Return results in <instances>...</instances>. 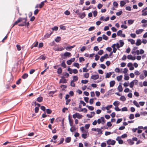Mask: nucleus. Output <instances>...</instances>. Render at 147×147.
<instances>
[{"mask_svg": "<svg viewBox=\"0 0 147 147\" xmlns=\"http://www.w3.org/2000/svg\"><path fill=\"white\" fill-rule=\"evenodd\" d=\"M67 82V80L65 78H62L60 79L59 81V83H65Z\"/></svg>", "mask_w": 147, "mask_h": 147, "instance_id": "obj_15", "label": "nucleus"}, {"mask_svg": "<svg viewBox=\"0 0 147 147\" xmlns=\"http://www.w3.org/2000/svg\"><path fill=\"white\" fill-rule=\"evenodd\" d=\"M134 115L133 114H130L129 118L130 119H134Z\"/></svg>", "mask_w": 147, "mask_h": 147, "instance_id": "obj_48", "label": "nucleus"}, {"mask_svg": "<svg viewBox=\"0 0 147 147\" xmlns=\"http://www.w3.org/2000/svg\"><path fill=\"white\" fill-rule=\"evenodd\" d=\"M95 28V27L94 26H92L90 27V28L88 29V30L89 31H92L94 30Z\"/></svg>", "mask_w": 147, "mask_h": 147, "instance_id": "obj_61", "label": "nucleus"}, {"mask_svg": "<svg viewBox=\"0 0 147 147\" xmlns=\"http://www.w3.org/2000/svg\"><path fill=\"white\" fill-rule=\"evenodd\" d=\"M122 121V118H120L118 119L116 122V123L117 124L119 123H120Z\"/></svg>", "mask_w": 147, "mask_h": 147, "instance_id": "obj_57", "label": "nucleus"}, {"mask_svg": "<svg viewBox=\"0 0 147 147\" xmlns=\"http://www.w3.org/2000/svg\"><path fill=\"white\" fill-rule=\"evenodd\" d=\"M103 129L102 127H101V129H99L97 128V131H98L100 134H102V131L101 130V129Z\"/></svg>", "mask_w": 147, "mask_h": 147, "instance_id": "obj_41", "label": "nucleus"}, {"mask_svg": "<svg viewBox=\"0 0 147 147\" xmlns=\"http://www.w3.org/2000/svg\"><path fill=\"white\" fill-rule=\"evenodd\" d=\"M64 13L66 15H69L70 14V12L68 10H66L64 12Z\"/></svg>", "mask_w": 147, "mask_h": 147, "instance_id": "obj_62", "label": "nucleus"}, {"mask_svg": "<svg viewBox=\"0 0 147 147\" xmlns=\"http://www.w3.org/2000/svg\"><path fill=\"white\" fill-rule=\"evenodd\" d=\"M64 49V48L61 47V48H60L58 47L56 48L55 49H54V50H55L56 51H61L62 50H63Z\"/></svg>", "mask_w": 147, "mask_h": 147, "instance_id": "obj_20", "label": "nucleus"}, {"mask_svg": "<svg viewBox=\"0 0 147 147\" xmlns=\"http://www.w3.org/2000/svg\"><path fill=\"white\" fill-rule=\"evenodd\" d=\"M16 47L18 51H20L21 49V46H20V45H17Z\"/></svg>", "mask_w": 147, "mask_h": 147, "instance_id": "obj_59", "label": "nucleus"}, {"mask_svg": "<svg viewBox=\"0 0 147 147\" xmlns=\"http://www.w3.org/2000/svg\"><path fill=\"white\" fill-rule=\"evenodd\" d=\"M119 42H120V47H122L123 46L124 44V42L122 40H120L119 41Z\"/></svg>", "mask_w": 147, "mask_h": 147, "instance_id": "obj_54", "label": "nucleus"}, {"mask_svg": "<svg viewBox=\"0 0 147 147\" xmlns=\"http://www.w3.org/2000/svg\"><path fill=\"white\" fill-rule=\"evenodd\" d=\"M64 141V139L63 138H61V139L59 143L57 144L58 145L60 144L63 143V142Z\"/></svg>", "mask_w": 147, "mask_h": 147, "instance_id": "obj_56", "label": "nucleus"}, {"mask_svg": "<svg viewBox=\"0 0 147 147\" xmlns=\"http://www.w3.org/2000/svg\"><path fill=\"white\" fill-rule=\"evenodd\" d=\"M71 140V138L70 137H67L65 140V142L67 143L69 142Z\"/></svg>", "mask_w": 147, "mask_h": 147, "instance_id": "obj_35", "label": "nucleus"}, {"mask_svg": "<svg viewBox=\"0 0 147 147\" xmlns=\"http://www.w3.org/2000/svg\"><path fill=\"white\" fill-rule=\"evenodd\" d=\"M89 73H86L84 74V77L85 78H87L89 77Z\"/></svg>", "mask_w": 147, "mask_h": 147, "instance_id": "obj_50", "label": "nucleus"}, {"mask_svg": "<svg viewBox=\"0 0 147 147\" xmlns=\"http://www.w3.org/2000/svg\"><path fill=\"white\" fill-rule=\"evenodd\" d=\"M40 59H42V60H45L46 59L45 57L43 55H41L39 58Z\"/></svg>", "mask_w": 147, "mask_h": 147, "instance_id": "obj_52", "label": "nucleus"}, {"mask_svg": "<svg viewBox=\"0 0 147 147\" xmlns=\"http://www.w3.org/2000/svg\"><path fill=\"white\" fill-rule=\"evenodd\" d=\"M122 31L121 30H119L117 32V35L118 36H121V34H122Z\"/></svg>", "mask_w": 147, "mask_h": 147, "instance_id": "obj_44", "label": "nucleus"}, {"mask_svg": "<svg viewBox=\"0 0 147 147\" xmlns=\"http://www.w3.org/2000/svg\"><path fill=\"white\" fill-rule=\"evenodd\" d=\"M71 55V54L70 53L68 52H66L65 53H64L63 54V55H61L62 57H63V58L65 59V57H69L70 56V55Z\"/></svg>", "mask_w": 147, "mask_h": 147, "instance_id": "obj_7", "label": "nucleus"}, {"mask_svg": "<svg viewBox=\"0 0 147 147\" xmlns=\"http://www.w3.org/2000/svg\"><path fill=\"white\" fill-rule=\"evenodd\" d=\"M74 82L73 81H71L70 83V85L73 87H74L75 86V84L74 83Z\"/></svg>", "mask_w": 147, "mask_h": 147, "instance_id": "obj_60", "label": "nucleus"}, {"mask_svg": "<svg viewBox=\"0 0 147 147\" xmlns=\"http://www.w3.org/2000/svg\"><path fill=\"white\" fill-rule=\"evenodd\" d=\"M115 84V82L114 80L111 81L110 82V87H113Z\"/></svg>", "mask_w": 147, "mask_h": 147, "instance_id": "obj_17", "label": "nucleus"}, {"mask_svg": "<svg viewBox=\"0 0 147 147\" xmlns=\"http://www.w3.org/2000/svg\"><path fill=\"white\" fill-rule=\"evenodd\" d=\"M47 113L48 114H50L51 113L52 111L49 109H47L46 110Z\"/></svg>", "mask_w": 147, "mask_h": 147, "instance_id": "obj_49", "label": "nucleus"}, {"mask_svg": "<svg viewBox=\"0 0 147 147\" xmlns=\"http://www.w3.org/2000/svg\"><path fill=\"white\" fill-rule=\"evenodd\" d=\"M111 75L112 73L111 72H110L109 73H107L105 76V78H109L111 77Z\"/></svg>", "mask_w": 147, "mask_h": 147, "instance_id": "obj_27", "label": "nucleus"}, {"mask_svg": "<svg viewBox=\"0 0 147 147\" xmlns=\"http://www.w3.org/2000/svg\"><path fill=\"white\" fill-rule=\"evenodd\" d=\"M99 78V76L98 74H94L92 75L91 78L94 80H96L98 79Z\"/></svg>", "mask_w": 147, "mask_h": 147, "instance_id": "obj_9", "label": "nucleus"}, {"mask_svg": "<svg viewBox=\"0 0 147 147\" xmlns=\"http://www.w3.org/2000/svg\"><path fill=\"white\" fill-rule=\"evenodd\" d=\"M126 99L125 97L124 96H121L120 98V100L123 101H124Z\"/></svg>", "mask_w": 147, "mask_h": 147, "instance_id": "obj_42", "label": "nucleus"}, {"mask_svg": "<svg viewBox=\"0 0 147 147\" xmlns=\"http://www.w3.org/2000/svg\"><path fill=\"white\" fill-rule=\"evenodd\" d=\"M42 100L43 98L42 97H38L37 99V100L39 102H42Z\"/></svg>", "mask_w": 147, "mask_h": 147, "instance_id": "obj_28", "label": "nucleus"}, {"mask_svg": "<svg viewBox=\"0 0 147 147\" xmlns=\"http://www.w3.org/2000/svg\"><path fill=\"white\" fill-rule=\"evenodd\" d=\"M9 101V99H6L2 101V104L3 105H4L7 103Z\"/></svg>", "mask_w": 147, "mask_h": 147, "instance_id": "obj_19", "label": "nucleus"}, {"mask_svg": "<svg viewBox=\"0 0 147 147\" xmlns=\"http://www.w3.org/2000/svg\"><path fill=\"white\" fill-rule=\"evenodd\" d=\"M24 19L22 18H19L18 20L16 21L13 24L12 28L15 25H17L20 22L22 21Z\"/></svg>", "mask_w": 147, "mask_h": 147, "instance_id": "obj_4", "label": "nucleus"}, {"mask_svg": "<svg viewBox=\"0 0 147 147\" xmlns=\"http://www.w3.org/2000/svg\"><path fill=\"white\" fill-rule=\"evenodd\" d=\"M117 89L119 92H122L123 90L122 86L121 85H119L117 88Z\"/></svg>", "mask_w": 147, "mask_h": 147, "instance_id": "obj_24", "label": "nucleus"}, {"mask_svg": "<svg viewBox=\"0 0 147 147\" xmlns=\"http://www.w3.org/2000/svg\"><path fill=\"white\" fill-rule=\"evenodd\" d=\"M76 46L75 45H74L73 46H69L65 48L66 50L70 51L74 47Z\"/></svg>", "mask_w": 147, "mask_h": 147, "instance_id": "obj_12", "label": "nucleus"}, {"mask_svg": "<svg viewBox=\"0 0 147 147\" xmlns=\"http://www.w3.org/2000/svg\"><path fill=\"white\" fill-rule=\"evenodd\" d=\"M116 140L118 141V143L119 144H122L123 143V141L121 139L120 137L118 136L116 139Z\"/></svg>", "mask_w": 147, "mask_h": 147, "instance_id": "obj_10", "label": "nucleus"}, {"mask_svg": "<svg viewBox=\"0 0 147 147\" xmlns=\"http://www.w3.org/2000/svg\"><path fill=\"white\" fill-rule=\"evenodd\" d=\"M127 58L129 59L134 60L136 58L135 57H133L131 55H129L127 56Z\"/></svg>", "mask_w": 147, "mask_h": 147, "instance_id": "obj_11", "label": "nucleus"}, {"mask_svg": "<svg viewBox=\"0 0 147 147\" xmlns=\"http://www.w3.org/2000/svg\"><path fill=\"white\" fill-rule=\"evenodd\" d=\"M143 30H144L142 29H139L136 30V32L137 34H138L142 33L143 31Z\"/></svg>", "mask_w": 147, "mask_h": 147, "instance_id": "obj_21", "label": "nucleus"}, {"mask_svg": "<svg viewBox=\"0 0 147 147\" xmlns=\"http://www.w3.org/2000/svg\"><path fill=\"white\" fill-rule=\"evenodd\" d=\"M142 43V41L140 39H138L136 43V45L137 46H139Z\"/></svg>", "mask_w": 147, "mask_h": 147, "instance_id": "obj_16", "label": "nucleus"}, {"mask_svg": "<svg viewBox=\"0 0 147 147\" xmlns=\"http://www.w3.org/2000/svg\"><path fill=\"white\" fill-rule=\"evenodd\" d=\"M62 71V70L61 68V67H59L58 69L57 70V73L58 74H61V73Z\"/></svg>", "mask_w": 147, "mask_h": 147, "instance_id": "obj_37", "label": "nucleus"}, {"mask_svg": "<svg viewBox=\"0 0 147 147\" xmlns=\"http://www.w3.org/2000/svg\"><path fill=\"white\" fill-rule=\"evenodd\" d=\"M68 119L69 122V123L70 125L71 126H72L73 125V120L72 119L70 115L68 116Z\"/></svg>", "mask_w": 147, "mask_h": 147, "instance_id": "obj_8", "label": "nucleus"}, {"mask_svg": "<svg viewBox=\"0 0 147 147\" xmlns=\"http://www.w3.org/2000/svg\"><path fill=\"white\" fill-rule=\"evenodd\" d=\"M88 81L86 80H82L81 81V83L83 84H86L88 82Z\"/></svg>", "mask_w": 147, "mask_h": 147, "instance_id": "obj_53", "label": "nucleus"}, {"mask_svg": "<svg viewBox=\"0 0 147 147\" xmlns=\"http://www.w3.org/2000/svg\"><path fill=\"white\" fill-rule=\"evenodd\" d=\"M73 80L72 81L74 82H76L78 80V78L77 76H74L73 77Z\"/></svg>", "mask_w": 147, "mask_h": 147, "instance_id": "obj_40", "label": "nucleus"}, {"mask_svg": "<svg viewBox=\"0 0 147 147\" xmlns=\"http://www.w3.org/2000/svg\"><path fill=\"white\" fill-rule=\"evenodd\" d=\"M107 144L109 145H113L115 144L116 142L114 140H112L111 139L108 140L107 142Z\"/></svg>", "mask_w": 147, "mask_h": 147, "instance_id": "obj_5", "label": "nucleus"}, {"mask_svg": "<svg viewBox=\"0 0 147 147\" xmlns=\"http://www.w3.org/2000/svg\"><path fill=\"white\" fill-rule=\"evenodd\" d=\"M86 16V14L84 13H79V16L81 19H83Z\"/></svg>", "mask_w": 147, "mask_h": 147, "instance_id": "obj_13", "label": "nucleus"}, {"mask_svg": "<svg viewBox=\"0 0 147 147\" xmlns=\"http://www.w3.org/2000/svg\"><path fill=\"white\" fill-rule=\"evenodd\" d=\"M24 19L23 20H24V21L22 23L20 24H18V26H28L29 25V22L26 23L27 21L26 18H23Z\"/></svg>", "mask_w": 147, "mask_h": 147, "instance_id": "obj_1", "label": "nucleus"}, {"mask_svg": "<svg viewBox=\"0 0 147 147\" xmlns=\"http://www.w3.org/2000/svg\"><path fill=\"white\" fill-rule=\"evenodd\" d=\"M86 107H87L89 109L90 111H93L94 109V108L92 106H88V105H87Z\"/></svg>", "mask_w": 147, "mask_h": 147, "instance_id": "obj_32", "label": "nucleus"}, {"mask_svg": "<svg viewBox=\"0 0 147 147\" xmlns=\"http://www.w3.org/2000/svg\"><path fill=\"white\" fill-rule=\"evenodd\" d=\"M82 115L78 113H76L75 114L73 115V117L74 119L76 118H77L79 119H80L82 118Z\"/></svg>", "mask_w": 147, "mask_h": 147, "instance_id": "obj_3", "label": "nucleus"}, {"mask_svg": "<svg viewBox=\"0 0 147 147\" xmlns=\"http://www.w3.org/2000/svg\"><path fill=\"white\" fill-rule=\"evenodd\" d=\"M61 66L63 68H65L66 67V65L65 63V61H63L61 63Z\"/></svg>", "mask_w": 147, "mask_h": 147, "instance_id": "obj_38", "label": "nucleus"}, {"mask_svg": "<svg viewBox=\"0 0 147 147\" xmlns=\"http://www.w3.org/2000/svg\"><path fill=\"white\" fill-rule=\"evenodd\" d=\"M122 13H123V12H122V11L121 10L117 12L116 13V14L117 16H119L122 14Z\"/></svg>", "mask_w": 147, "mask_h": 147, "instance_id": "obj_47", "label": "nucleus"}, {"mask_svg": "<svg viewBox=\"0 0 147 147\" xmlns=\"http://www.w3.org/2000/svg\"><path fill=\"white\" fill-rule=\"evenodd\" d=\"M72 127L70 129V131L72 132H74L76 130V128L74 126H72Z\"/></svg>", "mask_w": 147, "mask_h": 147, "instance_id": "obj_23", "label": "nucleus"}, {"mask_svg": "<svg viewBox=\"0 0 147 147\" xmlns=\"http://www.w3.org/2000/svg\"><path fill=\"white\" fill-rule=\"evenodd\" d=\"M93 13L94 17H96L97 15V12L95 10L93 12Z\"/></svg>", "mask_w": 147, "mask_h": 147, "instance_id": "obj_63", "label": "nucleus"}, {"mask_svg": "<svg viewBox=\"0 0 147 147\" xmlns=\"http://www.w3.org/2000/svg\"><path fill=\"white\" fill-rule=\"evenodd\" d=\"M134 85V81H132L130 82L129 85V86L130 88H132L133 87Z\"/></svg>", "mask_w": 147, "mask_h": 147, "instance_id": "obj_51", "label": "nucleus"}, {"mask_svg": "<svg viewBox=\"0 0 147 147\" xmlns=\"http://www.w3.org/2000/svg\"><path fill=\"white\" fill-rule=\"evenodd\" d=\"M74 66L77 67L78 68L80 67L79 64L78 63H74Z\"/></svg>", "mask_w": 147, "mask_h": 147, "instance_id": "obj_43", "label": "nucleus"}, {"mask_svg": "<svg viewBox=\"0 0 147 147\" xmlns=\"http://www.w3.org/2000/svg\"><path fill=\"white\" fill-rule=\"evenodd\" d=\"M109 58L108 55L107 54H105L104 56L101 57L100 59V61L101 62H103L105 59H107Z\"/></svg>", "mask_w": 147, "mask_h": 147, "instance_id": "obj_6", "label": "nucleus"}, {"mask_svg": "<svg viewBox=\"0 0 147 147\" xmlns=\"http://www.w3.org/2000/svg\"><path fill=\"white\" fill-rule=\"evenodd\" d=\"M119 102L118 101H115L113 103V105L115 107H117L118 105L119 104Z\"/></svg>", "mask_w": 147, "mask_h": 147, "instance_id": "obj_34", "label": "nucleus"}, {"mask_svg": "<svg viewBox=\"0 0 147 147\" xmlns=\"http://www.w3.org/2000/svg\"><path fill=\"white\" fill-rule=\"evenodd\" d=\"M133 103L134 105H136L137 107H140L139 105L136 101L134 100L133 102Z\"/></svg>", "mask_w": 147, "mask_h": 147, "instance_id": "obj_22", "label": "nucleus"}, {"mask_svg": "<svg viewBox=\"0 0 147 147\" xmlns=\"http://www.w3.org/2000/svg\"><path fill=\"white\" fill-rule=\"evenodd\" d=\"M116 44H113L111 46L113 48V52L114 53H115L117 50V49L115 48Z\"/></svg>", "mask_w": 147, "mask_h": 147, "instance_id": "obj_14", "label": "nucleus"}, {"mask_svg": "<svg viewBox=\"0 0 147 147\" xmlns=\"http://www.w3.org/2000/svg\"><path fill=\"white\" fill-rule=\"evenodd\" d=\"M61 40V38L60 37L58 36L55 39V41L56 42H59Z\"/></svg>", "mask_w": 147, "mask_h": 147, "instance_id": "obj_30", "label": "nucleus"}, {"mask_svg": "<svg viewBox=\"0 0 147 147\" xmlns=\"http://www.w3.org/2000/svg\"><path fill=\"white\" fill-rule=\"evenodd\" d=\"M126 3L123 1H120V6L123 7L124 6Z\"/></svg>", "mask_w": 147, "mask_h": 147, "instance_id": "obj_29", "label": "nucleus"}, {"mask_svg": "<svg viewBox=\"0 0 147 147\" xmlns=\"http://www.w3.org/2000/svg\"><path fill=\"white\" fill-rule=\"evenodd\" d=\"M39 110V108L37 107H35L34 109L35 112V113H37L38 112V111Z\"/></svg>", "mask_w": 147, "mask_h": 147, "instance_id": "obj_64", "label": "nucleus"}, {"mask_svg": "<svg viewBox=\"0 0 147 147\" xmlns=\"http://www.w3.org/2000/svg\"><path fill=\"white\" fill-rule=\"evenodd\" d=\"M44 2H41L39 5V7L40 8H42L44 5Z\"/></svg>", "mask_w": 147, "mask_h": 147, "instance_id": "obj_36", "label": "nucleus"}, {"mask_svg": "<svg viewBox=\"0 0 147 147\" xmlns=\"http://www.w3.org/2000/svg\"><path fill=\"white\" fill-rule=\"evenodd\" d=\"M134 21L133 20H128V23L129 25H131L133 24Z\"/></svg>", "mask_w": 147, "mask_h": 147, "instance_id": "obj_39", "label": "nucleus"}, {"mask_svg": "<svg viewBox=\"0 0 147 147\" xmlns=\"http://www.w3.org/2000/svg\"><path fill=\"white\" fill-rule=\"evenodd\" d=\"M103 53V50H100L98 53V54L99 55H101Z\"/></svg>", "mask_w": 147, "mask_h": 147, "instance_id": "obj_46", "label": "nucleus"}, {"mask_svg": "<svg viewBox=\"0 0 147 147\" xmlns=\"http://www.w3.org/2000/svg\"><path fill=\"white\" fill-rule=\"evenodd\" d=\"M87 135L86 134H83L82 135V137L84 139H86L87 138Z\"/></svg>", "mask_w": 147, "mask_h": 147, "instance_id": "obj_58", "label": "nucleus"}, {"mask_svg": "<svg viewBox=\"0 0 147 147\" xmlns=\"http://www.w3.org/2000/svg\"><path fill=\"white\" fill-rule=\"evenodd\" d=\"M28 76V75L27 74L25 73L23 74L22 77L24 79H25L27 78Z\"/></svg>", "mask_w": 147, "mask_h": 147, "instance_id": "obj_31", "label": "nucleus"}, {"mask_svg": "<svg viewBox=\"0 0 147 147\" xmlns=\"http://www.w3.org/2000/svg\"><path fill=\"white\" fill-rule=\"evenodd\" d=\"M128 41L131 42V44L132 45L134 44L135 43V40L131 39H128Z\"/></svg>", "mask_w": 147, "mask_h": 147, "instance_id": "obj_25", "label": "nucleus"}, {"mask_svg": "<svg viewBox=\"0 0 147 147\" xmlns=\"http://www.w3.org/2000/svg\"><path fill=\"white\" fill-rule=\"evenodd\" d=\"M102 38L104 39L105 40H107L108 39V37H107L105 34H103L102 35Z\"/></svg>", "mask_w": 147, "mask_h": 147, "instance_id": "obj_45", "label": "nucleus"}, {"mask_svg": "<svg viewBox=\"0 0 147 147\" xmlns=\"http://www.w3.org/2000/svg\"><path fill=\"white\" fill-rule=\"evenodd\" d=\"M127 141L128 144L130 145H132L134 144V142L131 139L127 140Z\"/></svg>", "mask_w": 147, "mask_h": 147, "instance_id": "obj_18", "label": "nucleus"}, {"mask_svg": "<svg viewBox=\"0 0 147 147\" xmlns=\"http://www.w3.org/2000/svg\"><path fill=\"white\" fill-rule=\"evenodd\" d=\"M53 33V32H51L50 34L47 33L46 35H45V37L46 38H47L49 37Z\"/></svg>", "mask_w": 147, "mask_h": 147, "instance_id": "obj_26", "label": "nucleus"}, {"mask_svg": "<svg viewBox=\"0 0 147 147\" xmlns=\"http://www.w3.org/2000/svg\"><path fill=\"white\" fill-rule=\"evenodd\" d=\"M144 10L142 11V12H143L142 15L143 16H146L147 15V11H145L144 12Z\"/></svg>", "mask_w": 147, "mask_h": 147, "instance_id": "obj_55", "label": "nucleus"}, {"mask_svg": "<svg viewBox=\"0 0 147 147\" xmlns=\"http://www.w3.org/2000/svg\"><path fill=\"white\" fill-rule=\"evenodd\" d=\"M97 123L98 124L101 123L102 124H104L105 123V120L103 117H101L100 119H99L97 120Z\"/></svg>", "mask_w": 147, "mask_h": 147, "instance_id": "obj_2", "label": "nucleus"}, {"mask_svg": "<svg viewBox=\"0 0 147 147\" xmlns=\"http://www.w3.org/2000/svg\"><path fill=\"white\" fill-rule=\"evenodd\" d=\"M122 75L118 76L117 77V79L118 81H121L122 79Z\"/></svg>", "mask_w": 147, "mask_h": 147, "instance_id": "obj_33", "label": "nucleus"}]
</instances>
